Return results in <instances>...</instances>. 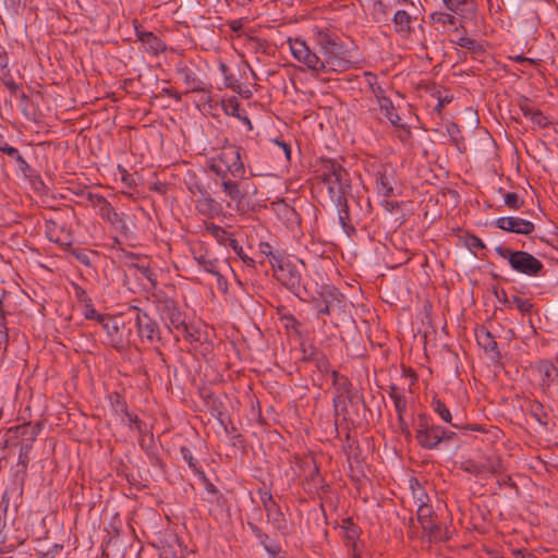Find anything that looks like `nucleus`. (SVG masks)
<instances>
[{"instance_id":"f257e3e1","label":"nucleus","mask_w":558,"mask_h":558,"mask_svg":"<svg viewBox=\"0 0 558 558\" xmlns=\"http://www.w3.org/2000/svg\"><path fill=\"white\" fill-rule=\"evenodd\" d=\"M313 34L323 58L313 51L305 40L290 38L288 40L290 51L298 62L302 63L313 75L341 73L350 69L351 61L336 34L328 28L320 27H314Z\"/></svg>"},{"instance_id":"f03ea898","label":"nucleus","mask_w":558,"mask_h":558,"mask_svg":"<svg viewBox=\"0 0 558 558\" xmlns=\"http://www.w3.org/2000/svg\"><path fill=\"white\" fill-rule=\"evenodd\" d=\"M316 178L327 187L331 201L338 208L339 222L349 233L351 226L348 197L351 195V179L349 172L340 162L330 158H320L316 165Z\"/></svg>"},{"instance_id":"7ed1b4c3","label":"nucleus","mask_w":558,"mask_h":558,"mask_svg":"<svg viewBox=\"0 0 558 558\" xmlns=\"http://www.w3.org/2000/svg\"><path fill=\"white\" fill-rule=\"evenodd\" d=\"M496 253L504 259H507L512 270L527 277H539L544 275L543 263L525 251H513L511 248L498 245Z\"/></svg>"},{"instance_id":"20e7f679","label":"nucleus","mask_w":558,"mask_h":558,"mask_svg":"<svg viewBox=\"0 0 558 558\" xmlns=\"http://www.w3.org/2000/svg\"><path fill=\"white\" fill-rule=\"evenodd\" d=\"M275 277L299 299L306 301L308 298H312V292L303 282L299 267L291 262H282L275 270Z\"/></svg>"},{"instance_id":"39448f33","label":"nucleus","mask_w":558,"mask_h":558,"mask_svg":"<svg viewBox=\"0 0 558 558\" xmlns=\"http://www.w3.org/2000/svg\"><path fill=\"white\" fill-rule=\"evenodd\" d=\"M101 327L107 333L110 344L118 351H122L131 342V330H125V323L121 315H107L101 319Z\"/></svg>"},{"instance_id":"423d86ee","label":"nucleus","mask_w":558,"mask_h":558,"mask_svg":"<svg viewBox=\"0 0 558 558\" xmlns=\"http://www.w3.org/2000/svg\"><path fill=\"white\" fill-rule=\"evenodd\" d=\"M444 434V427L429 423L426 414L417 415L415 438L417 444L427 450L436 449L440 445V435Z\"/></svg>"},{"instance_id":"0eeeda50","label":"nucleus","mask_w":558,"mask_h":558,"mask_svg":"<svg viewBox=\"0 0 558 558\" xmlns=\"http://www.w3.org/2000/svg\"><path fill=\"white\" fill-rule=\"evenodd\" d=\"M132 315L137 335L142 342L155 343L160 341V330L157 323L144 311L136 306H132L129 310Z\"/></svg>"},{"instance_id":"6e6552de","label":"nucleus","mask_w":558,"mask_h":558,"mask_svg":"<svg viewBox=\"0 0 558 558\" xmlns=\"http://www.w3.org/2000/svg\"><path fill=\"white\" fill-rule=\"evenodd\" d=\"M535 367L539 375V386L542 391L553 399H558L557 366L548 360H541L536 363Z\"/></svg>"},{"instance_id":"1a4fd4ad","label":"nucleus","mask_w":558,"mask_h":558,"mask_svg":"<svg viewBox=\"0 0 558 558\" xmlns=\"http://www.w3.org/2000/svg\"><path fill=\"white\" fill-rule=\"evenodd\" d=\"M157 310L161 319L168 323V328L170 330H181V328H185V315L182 313L172 299L166 298L163 300H159L157 304Z\"/></svg>"},{"instance_id":"9d476101","label":"nucleus","mask_w":558,"mask_h":558,"mask_svg":"<svg viewBox=\"0 0 558 558\" xmlns=\"http://www.w3.org/2000/svg\"><path fill=\"white\" fill-rule=\"evenodd\" d=\"M217 160L229 170L230 175L241 179L245 174L244 163L241 160L240 148L236 146H227L217 156Z\"/></svg>"},{"instance_id":"9b49d317","label":"nucleus","mask_w":558,"mask_h":558,"mask_svg":"<svg viewBox=\"0 0 558 558\" xmlns=\"http://www.w3.org/2000/svg\"><path fill=\"white\" fill-rule=\"evenodd\" d=\"M341 294L339 291L331 286H325L319 291V296L316 299L312 294L311 300L314 302L315 307L317 308L318 314L322 315H330L331 310L336 304L341 303ZM310 300V298L307 299Z\"/></svg>"},{"instance_id":"f8f14e48","label":"nucleus","mask_w":558,"mask_h":558,"mask_svg":"<svg viewBox=\"0 0 558 558\" xmlns=\"http://www.w3.org/2000/svg\"><path fill=\"white\" fill-rule=\"evenodd\" d=\"M494 223L500 230L523 235H530L535 230L532 221L520 217H500Z\"/></svg>"},{"instance_id":"ddd939ff","label":"nucleus","mask_w":558,"mask_h":558,"mask_svg":"<svg viewBox=\"0 0 558 558\" xmlns=\"http://www.w3.org/2000/svg\"><path fill=\"white\" fill-rule=\"evenodd\" d=\"M260 500L266 511L268 522H270L277 530H284L287 526L284 514L282 513L278 504L275 501L271 493H263L260 496Z\"/></svg>"},{"instance_id":"4468645a","label":"nucleus","mask_w":558,"mask_h":558,"mask_svg":"<svg viewBox=\"0 0 558 558\" xmlns=\"http://www.w3.org/2000/svg\"><path fill=\"white\" fill-rule=\"evenodd\" d=\"M430 405H432V409L434 410V412L437 413L444 422L451 424V426L454 428L462 429V430L480 432V433L486 432L485 427L480 424L453 423L450 410L439 399H433Z\"/></svg>"},{"instance_id":"2eb2a0df","label":"nucleus","mask_w":558,"mask_h":558,"mask_svg":"<svg viewBox=\"0 0 558 558\" xmlns=\"http://www.w3.org/2000/svg\"><path fill=\"white\" fill-rule=\"evenodd\" d=\"M518 106L523 116L531 120L533 126L544 129L550 123L549 119L543 113V111L536 108L529 98H520Z\"/></svg>"},{"instance_id":"dca6fc26","label":"nucleus","mask_w":558,"mask_h":558,"mask_svg":"<svg viewBox=\"0 0 558 558\" xmlns=\"http://www.w3.org/2000/svg\"><path fill=\"white\" fill-rule=\"evenodd\" d=\"M199 195L195 202V207L201 215L214 218L221 213V205L205 189H199Z\"/></svg>"},{"instance_id":"f3484780","label":"nucleus","mask_w":558,"mask_h":558,"mask_svg":"<svg viewBox=\"0 0 558 558\" xmlns=\"http://www.w3.org/2000/svg\"><path fill=\"white\" fill-rule=\"evenodd\" d=\"M445 8L459 16V21L464 22L471 19L476 11L475 0H442Z\"/></svg>"},{"instance_id":"a211bd4d","label":"nucleus","mask_w":558,"mask_h":558,"mask_svg":"<svg viewBox=\"0 0 558 558\" xmlns=\"http://www.w3.org/2000/svg\"><path fill=\"white\" fill-rule=\"evenodd\" d=\"M135 34H136L137 40L144 45L146 52L154 54V56H158L159 53L166 51V49H167L166 44L159 37H157L154 33L146 32L138 27H135Z\"/></svg>"},{"instance_id":"6ab92c4d","label":"nucleus","mask_w":558,"mask_h":558,"mask_svg":"<svg viewBox=\"0 0 558 558\" xmlns=\"http://www.w3.org/2000/svg\"><path fill=\"white\" fill-rule=\"evenodd\" d=\"M332 377V385L335 386L337 390V396L333 398V405L336 412L345 409L344 401L341 400V398L348 397L351 390V383L349 378L344 375L339 374L337 371L331 372Z\"/></svg>"},{"instance_id":"aec40b11","label":"nucleus","mask_w":558,"mask_h":558,"mask_svg":"<svg viewBox=\"0 0 558 558\" xmlns=\"http://www.w3.org/2000/svg\"><path fill=\"white\" fill-rule=\"evenodd\" d=\"M496 296L500 303L507 307H515L522 315H527L533 310V303L529 299H522L518 295H508L505 290L496 292Z\"/></svg>"},{"instance_id":"412c9836","label":"nucleus","mask_w":558,"mask_h":558,"mask_svg":"<svg viewBox=\"0 0 558 558\" xmlns=\"http://www.w3.org/2000/svg\"><path fill=\"white\" fill-rule=\"evenodd\" d=\"M475 337L478 345L486 352L492 354V359H500V352L495 337L485 327H480L475 330Z\"/></svg>"},{"instance_id":"4be33fe9","label":"nucleus","mask_w":558,"mask_h":558,"mask_svg":"<svg viewBox=\"0 0 558 558\" xmlns=\"http://www.w3.org/2000/svg\"><path fill=\"white\" fill-rule=\"evenodd\" d=\"M430 22L433 24H440L442 26V31L448 29L449 27H453L454 33H459L460 31H465L463 23L460 21V24L457 25V21L459 20V16L457 17L454 13L452 12H442L437 11L433 12L429 15Z\"/></svg>"},{"instance_id":"5701e85b","label":"nucleus","mask_w":558,"mask_h":558,"mask_svg":"<svg viewBox=\"0 0 558 558\" xmlns=\"http://www.w3.org/2000/svg\"><path fill=\"white\" fill-rule=\"evenodd\" d=\"M205 230L215 238L220 245L231 247L238 242L231 232L214 222H206Z\"/></svg>"},{"instance_id":"b1692460","label":"nucleus","mask_w":558,"mask_h":558,"mask_svg":"<svg viewBox=\"0 0 558 558\" xmlns=\"http://www.w3.org/2000/svg\"><path fill=\"white\" fill-rule=\"evenodd\" d=\"M416 20L405 10H398L393 14V23L396 32L401 34L402 36H408L412 33L413 26L412 23Z\"/></svg>"},{"instance_id":"393cba45","label":"nucleus","mask_w":558,"mask_h":558,"mask_svg":"<svg viewBox=\"0 0 558 558\" xmlns=\"http://www.w3.org/2000/svg\"><path fill=\"white\" fill-rule=\"evenodd\" d=\"M39 432L40 425L32 423H26L9 429V433H12L16 439L27 442L35 441Z\"/></svg>"},{"instance_id":"a878e982","label":"nucleus","mask_w":558,"mask_h":558,"mask_svg":"<svg viewBox=\"0 0 558 558\" xmlns=\"http://www.w3.org/2000/svg\"><path fill=\"white\" fill-rule=\"evenodd\" d=\"M393 177L388 173L386 168L378 170L376 173V190L378 194L389 197L393 192Z\"/></svg>"},{"instance_id":"bb28decb","label":"nucleus","mask_w":558,"mask_h":558,"mask_svg":"<svg viewBox=\"0 0 558 558\" xmlns=\"http://www.w3.org/2000/svg\"><path fill=\"white\" fill-rule=\"evenodd\" d=\"M376 97H377L380 112L390 121V123L393 126L401 125V118L396 112L392 101L389 98L384 97V96L376 95Z\"/></svg>"},{"instance_id":"cd10ccee","label":"nucleus","mask_w":558,"mask_h":558,"mask_svg":"<svg viewBox=\"0 0 558 558\" xmlns=\"http://www.w3.org/2000/svg\"><path fill=\"white\" fill-rule=\"evenodd\" d=\"M0 151L12 158L16 161L19 168L22 171H25L29 168L28 163L24 159V157L20 154L19 149L9 145V143L3 138V136H0Z\"/></svg>"},{"instance_id":"c85d7f7f","label":"nucleus","mask_w":558,"mask_h":558,"mask_svg":"<svg viewBox=\"0 0 558 558\" xmlns=\"http://www.w3.org/2000/svg\"><path fill=\"white\" fill-rule=\"evenodd\" d=\"M220 186L223 193L230 197L231 201L241 204L245 198V192L242 191L240 184L236 181L229 180L220 182Z\"/></svg>"},{"instance_id":"c756f323","label":"nucleus","mask_w":558,"mask_h":558,"mask_svg":"<svg viewBox=\"0 0 558 558\" xmlns=\"http://www.w3.org/2000/svg\"><path fill=\"white\" fill-rule=\"evenodd\" d=\"M194 259L196 263L206 271L217 277L218 282L220 283L223 279V276L220 274L218 269V260L216 258H208L205 254L196 255L194 254Z\"/></svg>"},{"instance_id":"7c9ffc66","label":"nucleus","mask_w":558,"mask_h":558,"mask_svg":"<svg viewBox=\"0 0 558 558\" xmlns=\"http://www.w3.org/2000/svg\"><path fill=\"white\" fill-rule=\"evenodd\" d=\"M178 73L180 74L185 85L189 87L190 92H198L203 89V82L197 77L196 73L193 70L189 69L187 66H184L180 68L178 70Z\"/></svg>"},{"instance_id":"2f4dec72","label":"nucleus","mask_w":558,"mask_h":558,"mask_svg":"<svg viewBox=\"0 0 558 558\" xmlns=\"http://www.w3.org/2000/svg\"><path fill=\"white\" fill-rule=\"evenodd\" d=\"M97 214L107 222L116 226L122 222L121 216L114 210L111 204L106 199L97 208Z\"/></svg>"},{"instance_id":"473e14b6","label":"nucleus","mask_w":558,"mask_h":558,"mask_svg":"<svg viewBox=\"0 0 558 558\" xmlns=\"http://www.w3.org/2000/svg\"><path fill=\"white\" fill-rule=\"evenodd\" d=\"M342 529L344 530V539L348 546H351L355 551L356 541L360 536V529L356 526L351 519L343 521Z\"/></svg>"},{"instance_id":"72a5a7b5","label":"nucleus","mask_w":558,"mask_h":558,"mask_svg":"<svg viewBox=\"0 0 558 558\" xmlns=\"http://www.w3.org/2000/svg\"><path fill=\"white\" fill-rule=\"evenodd\" d=\"M56 227H57V223L53 222V221H50L48 222L47 225V234L49 236V239L58 244H60L61 246H70L71 245V235L69 232H66L64 230V228L62 227L61 231H62V235H56L54 232H56Z\"/></svg>"},{"instance_id":"f704fd0d","label":"nucleus","mask_w":558,"mask_h":558,"mask_svg":"<svg viewBox=\"0 0 558 558\" xmlns=\"http://www.w3.org/2000/svg\"><path fill=\"white\" fill-rule=\"evenodd\" d=\"M527 411L541 425L546 426L548 424V414L539 401H531Z\"/></svg>"},{"instance_id":"c9c22d12","label":"nucleus","mask_w":558,"mask_h":558,"mask_svg":"<svg viewBox=\"0 0 558 558\" xmlns=\"http://www.w3.org/2000/svg\"><path fill=\"white\" fill-rule=\"evenodd\" d=\"M417 521L420 522L422 529L424 527H430L429 524L433 521V509L430 506L422 502L416 511Z\"/></svg>"},{"instance_id":"e433bc0d","label":"nucleus","mask_w":558,"mask_h":558,"mask_svg":"<svg viewBox=\"0 0 558 558\" xmlns=\"http://www.w3.org/2000/svg\"><path fill=\"white\" fill-rule=\"evenodd\" d=\"M248 527L251 530V532L255 535V537H257L259 541H260V544L265 547V549L269 553V554H272L275 555L276 553H278L279 548L278 547H272V546H269L267 545V539H268V535H266L259 526H257L256 524L254 523H251L248 522Z\"/></svg>"},{"instance_id":"4c0bfd02","label":"nucleus","mask_w":558,"mask_h":558,"mask_svg":"<svg viewBox=\"0 0 558 558\" xmlns=\"http://www.w3.org/2000/svg\"><path fill=\"white\" fill-rule=\"evenodd\" d=\"M222 108L226 114L242 119L240 113V102L236 97H230L222 101Z\"/></svg>"},{"instance_id":"58836bf2","label":"nucleus","mask_w":558,"mask_h":558,"mask_svg":"<svg viewBox=\"0 0 558 558\" xmlns=\"http://www.w3.org/2000/svg\"><path fill=\"white\" fill-rule=\"evenodd\" d=\"M208 169L220 179V182L231 180L229 178V170L223 168V166L217 160V158H211L208 161Z\"/></svg>"},{"instance_id":"ea45409f","label":"nucleus","mask_w":558,"mask_h":558,"mask_svg":"<svg viewBox=\"0 0 558 558\" xmlns=\"http://www.w3.org/2000/svg\"><path fill=\"white\" fill-rule=\"evenodd\" d=\"M208 169L220 179V182L231 180L229 178V170L223 168V166L217 160V158H211L208 161Z\"/></svg>"},{"instance_id":"a19ab883","label":"nucleus","mask_w":558,"mask_h":558,"mask_svg":"<svg viewBox=\"0 0 558 558\" xmlns=\"http://www.w3.org/2000/svg\"><path fill=\"white\" fill-rule=\"evenodd\" d=\"M208 169L220 179V182L231 180L229 178V170L223 168V166L217 160V158H211L208 161Z\"/></svg>"},{"instance_id":"79ce46f5","label":"nucleus","mask_w":558,"mask_h":558,"mask_svg":"<svg viewBox=\"0 0 558 558\" xmlns=\"http://www.w3.org/2000/svg\"><path fill=\"white\" fill-rule=\"evenodd\" d=\"M197 475L203 481L205 489L209 494L216 495V501L217 504H220L221 499H223V496L219 493L218 488L207 478L205 472L203 470H197Z\"/></svg>"},{"instance_id":"37998d69","label":"nucleus","mask_w":558,"mask_h":558,"mask_svg":"<svg viewBox=\"0 0 558 558\" xmlns=\"http://www.w3.org/2000/svg\"><path fill=\"white\" fill-rule=\"evenodd\" d=\"M524 204L523 198H521L517 193L509 192L505 194V205L513 210L520 209Z\"/></svg>"},{"instance_id":"c03bdc74","label":"nucleus","mask_w":558,"mask_h":558,"mask_svg":"<svg viewBox=\"0 0 558 558\" xmlns=\"http://www.w3.org/2000/svg\"><path fill=\"white\" fill-rule=\"evenodd\" d=\"M429 526L430 527H424L423 530L427 533L430 541L440 542L446 539L438 524L432 522Z\"/></svg>"},{"instance_id":"a18cd8bd","label":"nucleus","mask_w":558,"mask_h":558,"mask_svg":"<svg viewBox=\"0 0 558 558\" xmlns=\"http://www.w3.org/2000/svg\"><path fill=\"white\" fill-rule=\"evenodd\" d=\"M429 526L430 527H424L423 530L427 533L430 541L440 542L446 539L438 524L432 522Z\"/></svg>"},{"instance_id":"49530a36","label":"nucleus","mask_w":558,"mask_h":558,"mask_svg":"<svg viewBox=\"0 0 558 558\" xmlns=\"http://www.w3.org/2000/svg\"><path fill=\"white\" fill-rule=\"evenodd\" d=\"M464 44L465 46L463 48L471 51L475 58H480L485 53L484 46L475 39L470 38V40L465 41Z\"/></svg>"},{"instance_id":"de8ad7c7","label":"nucleus","mask_w":558,"mask_h":558,"mask_svg":"<svg viewBox=\"0 0 558 558\" xmlns=\"http://www.w3.org/2000/svg\"><path fill=\"white\" fill-rule=\"evenodd\" d=\"M28 462H29V454L21 453L19 451L17 466H20L21 469L16 471V476H21L22 480H24L26 476Z\"/></svg>"},{"instance_id":"09e8293b","label":"nucleus","mask_w":558,"mask_h":558,"mask_svg":"<svg viewBox=\"0 0 558 558\" xmlns=\"http://www.w3.org/2000/svg\"><path fill=\"white\" fill-rule=\"evenodd\" d=\"M180 452H181L183 460L197 474V470H199V469L196 465V460L194 459L192 451L187 447L183 446V447H181Z\"/></svg>"},{"instance_id":"8fccbe9b","label":"nucleus","mask_w":558,"mask_h":558,"mask_svg":"<svg viewBox=\"0 0 558 558\" xmlns=\"http://www.w3.org/2000/svg\"><path fill=\"white\" fill-rule=\"evenodd\" d=\"M84 316L87 318V319H95L97 320L100 325H101V319L105 318L107 315L105 314H99L92 305L90 303H87L86 304V308H85V312H84Z\"/></svg>"},{"instance_id":"3c124183","label":"nucleus","mask_w":558,"mask_h":558,"mask_svg":"<svg viewBox=\"0 0 558 558\" xmlns=\"http://www.w3.org/2000/svg\"><path fill=\"white\" fill-rule=\"evenodd\" d=\"M393 405L396 409V412L398 414V418L404 417V413L407 411V399L405 397H396V400L393 401Z\"/></svg>"},{"instance_id":"603ef678","label":"nucleus","mask_w":558,"mask_h":558,"mask_svg":"<svg viewBox=\"0 0 558 558\" xmlns=\"http://www.w3.org/2000/svg\"><path fill=\"white\" fill-rule=\"evenodd\" d=\"M231 248L246 265L252 266L254 264V259L244 253L243 247L239 244V242L232 245Z\"/></svg>"},{"instance_id":"864d4df0","label":"nucleus","mask_w":558,"mask_h":558,"mask_svg":"<svg viewBox=\"0 0 558 558\" xmlns=\"http://www.w3.org/2000/svg\"><path fill=\"white\" fill-rule=\"evenodd\" d=\"M85 199L96 209L106 198L99 194L87 192L84 194Z\"/></svg>"},{"instance_id":"5fc2aeb1","label":"nucleus","mask_w":558,"mask_h":558,"mask_svg":"<svg viewBox=\"0 0 558 558\" xmlns=\"http://www.w3.org/2000/svg\"><path fill=\"white\" fill-rule=\"evenodd\" d=\"M121 414L123 415L122 421H128L130 426L134 425L140 420L137 415L128 411L126 404H121Z\"/></svg>"},{"instance_id":"6e6d98bb","label":"nucleus","mask_w":558,"mask_h":558,"mask_svg":"<svg viewBox=\"0 0 558 558\" xmlns=\"http://www.w3.org/2000/svg\"><path fill=\"white\" fill-rule=\"evenodd\" d=\"M0 75H9L8 57L2 46H0Z\"/></svg>"},{"instance_id":"4d7b16f0","label":"nucleus","mask_w":558,"mask_h":558,"mask_svg":"<svg viewBox=\"0 0 558 558\" xmlns=\"http://www.w3.org/2000/svg\"><path fill=\"white\" fill-rule=\"evenodd\" d=\"M180 331H182L184 338L191 343L198 341L199 339V337L196 335L197 332L193 330L187 324H185V328H181Z\"/></svg>"},{"instance_id":"13d9d810","label":"nucleus","mask_w":558,"mask_h":558,"mask_svg":"<svg viewBox=\"0 0 558 558\" xmlns=\"http://www.w3.org/2000/svg\"><path fill=\"white\" fill-rule=\"evenodd\" d=\"M225 85L227 88H230L234 92L239 90L240 88L238 80L230 73L225 76Z\"/></svg>"},{"instance_id":"bf43d9fd","label":"nucleus","mask_w":558,"mask_h":558,"mask_svg":"<svg viewBox=\"0 0 558 558\" xmlns=\"http://www.w3.org/2000/svg\"><path fill=\"white\" fill-rule=\"evenodd\" d=\"M283 153L287 160H290L291 158V147L289 144H287L283 141L275 140L274 142Z\"/></svg>"},{"instance_id":"052dcab7","label":"nucleus","mask_w":558,"mask_h":558,"mask_svg":"<svg viewBox=\"0 0 558 558\" xmlns=\"http://www.w3.org/2000/svg\"><path fill=\"white\" fill-rule=\"evenodd\" d=\"M72 253H73V255L76 257V259L80 263H82V264H84L86 266H88L90 264L89 256H88V254L86 252L81 251V250H75Z\"/></svg>"},{"instance_id":"680f3d73","label":"nucleus","mask_w":558,"mask_h":558,"mask_svg":"<svg viewBox=\"0 0 558 558\" xmlns=\"http://www.w3.org/2000/svg\"><path fill=\"white\" fill-rule=\"evenodd\" d=\"M2 78L4 85L13 93H15L19 89V85L13 81L11 75H0Z\"/></svg>"},{"instance_id":"e2e57ef3","label":"nucleus","mask_w":558,"mask_h":558,"mask_svg":"<svg viewBox=\"0 0 558 558\" xmlns=\"http://www.w3.org/2000/svg\"><path fill=\"white\" fill-rule=\"evenodd\" d=\"M74 290H75V296L77 298V300L80 302H84L86 304L90 303V299L88 298L86 291L83 288L75 286Z\"/></svg>"},{"instance_id":"0e129e2a","label":"nucleus","mask_w":558,"mask_h":558,"mask_svg":"<svg viewBox=\"0 0 558 558\" xmlns=\"http://www.w3.org/2000/svg\"><path fill=\"white\" fill-rule=\"evenodd\" d=\"M397 128L400 129V133L398 135V137L402 141V142H405L410 138L411 136V131L410 129H408L405 126V124L401 123V125H396Z\"/></svg>"},{"instance_id":"69168bd1","label":"nucleus","mask_w":558,"mask_h":558,"mask_svg":"<svg viewBox=\"0 0 558 558\" xmlns=\"http://www.w3.org/2000/svg\"><path fill=\"white\" fill-rule=\"evenodd\" d=\"M398 427L402 435L409 437L410 436V428L408 423L405 422L404 417L398 418Z\"/></svg>"},{"instance_id":"338daca9","label":"nucleus","mask_w":558,"mask_h":558,"mask_svg":"<svg viewBox=\"0 0 558 558\" xmlns=\"http://www.w3.org/2000/svg\"><path fill=\"white\" fill-rule=\"evenodd\" d=\"M34 442H35V441H28V442H27V441H20V442H19V447H20L19 451H20L21 453H27V454H29V452H31V450H32V448H33V444H34Z\"/></svg>"},{"instance_id":"774afa93","label":"nucleus","mask_w":558,"mask_h":558,"mask_svg":"<svg viewBox=\"0 0 558 558\" xmlns=\"http://www.w3.org/2000/svg\"><path fill=\"white\" fill-rule=\"evenodd\" d=\"M122 182L129 187H132L135 184L133 175L128 173L125 170L122 171Z\"/></svg>"}]
</instances>
